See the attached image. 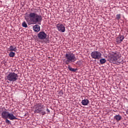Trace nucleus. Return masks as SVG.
<instances>
[{
    "instance_id": "nucleus-5",
    "label": "nucleus",
    "mask_w": 128,
    "mask_h": 128,
    "mask_svg": "<svg viewBox=\"0 0 128 128\" xmlns=\"http://www.w3.org/2000/svg\"><path fill=\"white\" fill-rule=\"evenodd\" d=\"M6 78L7 80L14 82H16V80H18V75L14 72H10L6 76Z\"/></svg>"
},
{
    "instance_id": "nucleus-2",
    "label": "nucleus",
    "mask_w": 128,
    "mask_h": 128,
    "mask_svg": "<svg viewBox=\"0 0 128 128\" xmlns=\"http://www.w3.org/2000/svg\"><path fill=\"white\" fill-rule=\"evenodd\" d=\"M64 56L66 59L65 61L66 64H72V62H74L76 60V55H74V53L68 52L64 55Z\"/></svg>"
},
{
    "instance_id": "nucleus-16",
    "label": "nucleus",
    "mask_w": 128,
    "mask_h": 128,
    "mask_svg": "<svg viewBox=\"0 0 128 128\" xmlns=\"http://www.w3.org/2000/svg\"><path fill=\"white\" fill-rule=\"evenodd\" d=\"M68 68L69 70H70V72H76V70H78V68H74L70 67V66H68Z\"/></svg>"
},
{
    "instance_id": "nucleus-18",
    "label": "nucleus",
    "mask_w": 128,
    "mask_h": 128,
    "mask_svg": "<svg viewBox=\"0 0 128 128\" xmlns=\"http://www.w3.org/2000/svg\"><path fill=\"white\" fill-rule=\"evenodd\" d=\"M100 62L101 64H106V60L105 58H103L102 59H100Z\"/></svg>"
},
{
    "instance_id": "nucleus-23",
    "label": "nucleus",
    "mask_w": 128,
    "mask_h": 128,
    "mask_svg": "<svg viewBox=\"0 0 128 128\" xmlns=\"http://www.w3.org/2000/svg\"><path fill=\"white\" fill-rule=\"evenodd\" d=\"M46 112H47V114H48V113H50V110H48V108H46Z\"/></svg>"
},
{
    "instance_id": "nucleus-3",
    "label": "nucleus",
    "mask_w": 128,
    "mask_h": 128,
    "mask_svg": "<svg viewBox=\"0 0 128 128\" xmlns=\"http://www.w3.org/2000/svg\"><path fill=\"white\" fill-rule=\"evenodd\" d=\"M34 108L35 114H42V116H44L46 112L44 111V104L42 103H36L34 104Z\"/></svg>"
},
{
    "instance_id": "nucleus-12",
    "label": "nucleus",
    "mask_w": 128,
    "mask_h": 128,
    "mask_svg": "<svg viewBox=\"0 0 128 128\" xmlns=\"http://www.w3.org/2000/svg\"><path fill=\"white\" fill-rule=\"evenodd\" d=\"M16 46H11L9 48V52H16Z\"/></svg>"
},
{
    "instance_id": "nucleus-17",
    "label": "nucleus",
    "mask_w": 128,
    "mask_h": 128,
    "mask_svg": "<svg viewBox=\"0 0 128 128\" xmlns=\"http://www.w3.org/2000/svg\"><path fill=\"white\" fill-rule=\"evenodd\" d=\"M14 56H16V53L12 52V51H11L9 54V56L10 58H14Z\"/></svg>"
},
{
    "instance_id": "nucleus-8",
    "label": "nucleus",
    "mask_w": 128,
    "mask_h": 128,
    "mask_svg": "<svg viewBox=\"0 0 128 128\" xmlns=\"http://www.w3.org/2000/svg\"><path fill=\"white\" fill-rule=\"evenodd\" d=\"M38 36L39 40H46L48 35L44 32L42 31L38 34Z\"/></svg>"
},
{
    "instance_id": "nucleus-9",
    "label": "nucleus",
    "mask_w": 128,
    "mask_h": 128,
    "mask_svg": "<svg viewBox=\"0 0 128 128\" xmlns=\"http://www.w3.org/2000/svg\"><path fill=\"white\" fill-rule=\"evenodd\" d=\"M56 28H58L59 32H66V27L62 24H57Z\"/></svg>"
},
{
    "instance_id": "nucleus-19",
    "label": "nucleus",
    "mask_w": 128,
    "mask_h": 128,
    "mask_svg": "<svg viewBox=\"0 0 128 128\" xmlns=\"http://www.w3.org/2000/svg\"><path fill=\"white\" fill-rule=\"evenodd\" d=\"M22 26L23 28H28V24H26V22H24L22 24Z\"/></svg>"
},
{
    "instance_id": "nucleus-14",
    "label": "nucleus",
    "mask_w": 128,
    "mask_h": 128,
    "mask_svg": "<svg viewBox=\"0 0 128 128\" xmlns=\"http://www.w3.org/2000/svg\"><path fill=\"white\" fill-rule=\"evenodd\" d=\"M114 119L117 122H120V120H122V116H120V114L116 115L114 116Z\"/></svg>"
},
{
    "instance_id": "nucleus-4",
    "label": "nucleus",
    "mask_w": 128,
    "mask_h": 128,
    "mask_svg": "<svg viewBox=\"0 0 128 128\" xmlns=\"http://www.w3.org/2000/svg\"><path fill=\"white\" fill-rule=\"evenodd\" d=\"M1 116L2 118L4 120L6 118H9L10 120H18L16 116H14L12 113H10L8 111H2L1 114Z\"/></svg>"
},
{
    "instance_id": "nucleus-10",
    "label": "nucleus",
    "mask_w": 128,
    "mask_h": 128,
    "mask_svg": "<svg viewBox=\"0 0 128 128\" xmlns=\"http://www.w3.org/2000/svg\"><path fill=\"white\" fill-rule=\"evenodd\" d=\"M124 40V36L122 35H119L116 38V42L118 44H121Z\"/></svg>"
},
{
    "instance_id": "nucleus-21",
    "label": "nucleus",
    "mask_w": 128,
    "mask_h": 128,
    "mask_svg": "<svg viewBox=\"0 0 128 128\" xmlns=\"http://www.w3.org/2000/svg\"><path fill=\"white\" fill-rule=\"evenodd\" d=\"M5 122L7 124H10L11 122L8 118L5 119Z\"/></svg>"
},
{
    "instance_id": "nucleus-1",
    "label": "nucleus",
    "mask_w": 128,
    "mask_h": 128,
    "mask_svg": "<svg viewBox=\"0 0 128 128\" xmlns=\"http://www.w3.org/2000/svg\"><path fill=\"white\" fill-rule=\"evenodd\" d=\"M26 18H29L31 22L33 24H41L42 21V15L38 14L34 12H26L25 14Z\"/></svg>"
},
{
    "instance_id": "nucleus-11",
    "label": "nucleus",
    "mask_w": 128,
    "mask_h": 128,
    "mask_svg": "<svg viewBox=\"0 0 128 128\" xmlns=\"http://www.w3.org/2000/svg\"><path fill=\"white\" fill-rule=\"evenodd\" d=\"M33 30L34 32H38L40 30V26L38 24H36L33 26Z\"/></svg>"
},
{
    "instance_id": "nucleus-22",
    "label": "nucleus",
    "mask_w": 128,
    "mask_h": 128,
    "mask_svg": "<svg viewBox=\"0 0 128 128\" xmlns=\"http://www.w3.org/2000/svg\"><path fill=\"white\" fill-rule=\"evenodd\" d=\"M62 94H64V92H62V90H61L60 92V94L58 96H62Z\"/></svg>"
},
{
    "instance_id": "nucleus-15",
    "label": "nucleus",
    "mask_w": 128,
    "mask_h": 128,
    "mask_svg": "<svg viewBox=\"0 0 128 128\" xmlns=\"http://www.w3.org/2000/svg\"><path fill=\"white\" fill-rule=\"evenodd\" d=\"M123 60L120 59V58H119V59H117V60L114 61V62H117L118 64H122L124 62H123Z\"/></svg>"
},
{
    "instance_id": "nucleus-13",
    "label": "nucleus",
    "mask_w": 128,
    "mask_h": 128,
    "mask_svg": "<svg viewBox=\"0 0 128 128\" xmlns=\"http://www.w3.org/2000/svg\"><path fill=\"white\" fill-rule=\"evenodd\" d=\"M88 102H90V101H88V99H84L82 101V106H88Z\"/></svg>"
},
{
    "instance_id": "nucleus-7",
    "label": "nucleus",
    "mask_w": 128,
    "mask_h": 128,
    "mask_svg": "<svg viewBox=\"0 0 128 128\" xmlns=\"http://www.w3.org/2000/svg\"><path fill=\"white\" fill-rule=\"evenodd\" d=\"M90 56L92 58L100 60L102 58V53L98 51H94L91 52Z\"/></svg>"
},
{
    "instance_id": "nucleus-20",
    "label": "nucleus",
    "mask_w": 128,
    "mask_h": 128,
    "mask_svg": "<svg viewBox=\"0 0 128 128\" xmlns=\"http://www.w3.org/2000/svg\"><path fill=\"white\" fill-rule=\"evenodd\" d=\"M116 19L118 20H120V14H117L116 15Z\"/></svg>"
},
{
    "instance_id": "nucleus-6",
    "label": "nucleus",
    "mask_w": 128,
    "mask_h": 128,
    "mask_svg": "<svg viewBox=\"0 0 128 128\" xmlns=\"http://www.w3.org/2000/svg\"><path fill=\"white\" fill-rule=\"evenodd\" d=\"M120 56H122V55L120 54V52H112L110 58V62H114L116 60H120Z\"/></svg>"
}]
</instances>
